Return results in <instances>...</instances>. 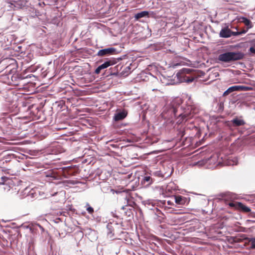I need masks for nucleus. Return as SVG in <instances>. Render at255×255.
Listing matches in <instances>:
<instances>
[{
  "instance_id": "f257e3e1",
  "label": "nucleus",
  "mask_w": 255,
  "mask_h": 255,
  "mask_svg": "<svg viewBox=\"0 0 255 255\" xmlns=\"http://www.w3.org/2000/svg\"><path fill=\"white\" fill-rule=\"evenodd\" d=\"M181 100L176 98L173 100L170 103L166 104L163 108L161 116L164 119L170 120L178 116L182 120H179L178 123H182L184 120L189 116L186 112H182V107L180 106Z\"/></svg>"
},
{
  "instance_id": "f03ea898",
  "label": "nucleus",
  "mask_w": 255,
  "mask_h": 255,
  "mask_svg": "<svg viewBox=\"0 0 255 255\" xmlns=\"http://www.w3.org/2000/svg\"><path fill=\"white\" fill-rule=\"evenodd\" d=\"M243 57V54L240 52H228L220 54L218 60L224 62H229L241 59Z\"/></svg>"
},
{
  "instance_id": "7ed1b4c3",
  "label": "nucleus",
  "mask_w": 255,
  "mask_h": 255,
  "mask_svg": "<svg viewBox=\"0 0 255 255\" xmlns=\"http://www.w3.org/2000/svg\"><path fill=\"white\" fill-rule=\"evenodd\" d=\"M191 71L192 70L189 68H183L176 74V76L179 80H180L181 82H192L193 80V79L189 78L188 77L185 75L186 74L190 73Z\"/></svg>"
},
{
  "instance_id": "20e7f679",
  "label": "nucleus",
  "mask_w": 255,
  "mask_h": 255,
  "mask_svg": "<svg viewBox=\"0 0 255 255\" xmlns=\"http://www.w3.org/2000/svg\"><path fill=\"white\" fill-rule=\"evenodd\" d=\"M248 89V87L240 86V85H236L230 87L223 94L224 96H227L229 94L234 92V91H247Z\"/></svg>"
},
{
  "instance_id": "39448f33",
  "label": "nucleus",
  "mask_w": 255,
  "mask_h": 255,
  "mask_svg": "<svg viewBox=\"0 0 255 255\" xmlns=\"http://www.w3.org/2000/svg\"><path fill=\"white\" fill-rule=\"evenodd\" d=\"M228 204L229 206L231 208L241 209L245 212H249L251 211V210L249 207L245 206L244 204L240 202H231L229 203Z\"/></svg>"
},
{
  "instance_id": "423d86ee",
  "label": "nucleus",
  "mask_w": 255,
  "mask_h": 255,
  "mask_svg": "<svg viewBox=\"0 0 255 255\" xmlns=\"http://www.w3.org/2000/svg\"><path fill=\"white\" fill-rule=\"evenodd\" d=\"M116 60L115 59H110L103 64L98 66L95 70L96 74H99L102 69H106L110 66L113 65L116 63Z\"/></svg>"
},
{
  "instance_id": "0eeeda50",
  "label": "nucleus",
  "mask_w": 255,
  "mask_h": 255,
  "mask_svg": "<svg viewBox=\"0 0 255 255\" xmlns=\"http://www.w3.org/2000/svg\"><path fill=\"white\" fill-rule=\"evenodd\" d=\"M127 112L125 110L117 111V113L115 114V116L114 117V120L115 121L122 120L127 117Z\"/></svg>"
},
{
  "instance_id": "6e6552de",
  "label": "nucleus",
  "mask_w": 255,
  "mask_h": 255,
  "mask_svg": "<svg viewBox=\"0 0 255 255\" xmlns=\"http://www.w3.org/2000/svg\"><path fill=\"white\" fill-rule=\"evenodd\" d=\"M115 51V49L114 48H109L99 50L97 55L100 56H103L112 53Z\"/></svg>"
},
{
  "instance_id": "1a4fd4ad",
  "label": "nucleus",
  "mask_w": 255,
  "mask_h": 255,
  "mask_svg": "<svg viewBox=\"0 0 255 255\" xmlns=\"http://www.w3.org/2000/svg\"><path fill=\"white\" fill-rule=\"evenodd\" d=\"M220 36L221 37L228 38L231 36V30L228 27L223 28L220 32Z\"/></svg>"
},
{
  "instance_id": "9d476101",
  "label": "nucleus",
  "mask_w": 255,
  "mask_h": 255,
  "mask_svg": "<svg viewBox=\"0 0 255 255\" xmlns=\"http://www.w3.org/2000/svg\"><path fill=\"white\" fill-rule=\"evenodd\" d=\"M175 203L178 205H184L186 202V198L180 195L174 196Z\"/></svg>"
},
{
  "instance_id": "9b49d317",
  "label": "nucleus",
  "mask_w": 255,
  "mask_h": 255,
  "mask_svg": "<svg viewBox=\"0 0 255 255\" xmlns=\"http://www.w3.org/2000/svg\"><path fill=\"white\" fill-rule=\"evenodd\" d=\"M148 12L147 11H142L140 12L137 13L135 15V18L136 19H139L140 18L145 17L148 16Z\"/></svg>"
},
{
  "instance_id": "f8f14e48",
  "label": "nucleus",
  "mask_w": 255,
  "mask_h": 255,
  "mask_svg": "<svg viewBox=\"0 0 255 255\" xmlns=\"http://www.w3.org/2000/svg\"><path fill=\"white\" fill-rule=\"evenodd\" d=\"M232 122L233 124L236 126L244 125L245 124V122L243 120L238 119H234L232 120Z\"/></svg>"
},
{
  "instance_id": "ddd939ff",
  "label": "nucleus",
  "mask_w": 255,
  "mask_h": 255,
  "mask_svg": "<svg viewBox=\"0 0 255 255\" xmlns=\"http://www.w3.org/2000/svg\"><path fill=\"white\" fill-rule=\"evenodd\" d=\"M242 21L243 22H244L245 23V24L246 26H247L249 28H251L253 26H252V22L249 19H247L246 17H242Z\"/></svg>"
},
{
  "instance_id": "4468645a",
  "label": "nucleus",
  "mask_w": 255,
  "mask_h": 255,
  "mask_svg": "<svg viewBox=\"0 0 255 255\" xmlns=\"http://www.w3.org/2000/svg\"><path fill=\"white\" fill-rule=\"evenodd\" d=\"M86 210L89 214H92L93 213L94 209L90 206V205L88 203H87L86 204Z\"/></svg>"
},
{
  "instance_id": "2eb2a0df",
  "label": "nucleus",
  "mask_w": 255,
  "mask_h": 255,
  "mask_svg": "<svg viewBox=\"0 0 255 255\" xmlns=\"http://www.w3.org/2000/svg\"><path fill=\"white\" fill-rule=\"evenodd\" d=\"M143 182L145 183V182L148 183V184H150L152 182V179L151 177L149 176H146L144 177Z\"/></svg>"
},
{
  "instance_id": "dca6fc26",
  "label": "nucleus",
  "mask_w": 255,
  "mask_h": 255,
  "mask_svg": "<svg viewBox=\"0 0 255 255\" xmlns=\"http://www.w3.org/2000/svg\"><path fill=\"white\" fill-rule=\"evenodd\" d=\"M251 247L252 249H255V238H252L249 241Z\"/></svg>"
},
{
  "instance_id": "f3484780",
  "label": "nucleus",
  "mask_w": 255,
  "mask_h": 255,
  "mask_svg": "<svg viewBox=\"0 0 255 255\" xmlns=\"http://www.w3.org/2000/svg\"><path fill=\"white\" fill-rule=\"evenodd\" d=\"M8 180V178L6 177L2 176L1 177L0 184H4V183Z\"/></svg>"
},
{
  "instance_id": "a211bd4d",
  "label": "nucleus",
  "mask_w": 255,
  "mask_h": 255,
  "mask_svg": "<svg viewBox=\"0 0 255 255\" xmlns=\"http://www.w3.org/2000/svg\"><path fill=\"white\" fill-rule=\"evenodd\" d=\"M3 185V187H2V189L4 190V191H8L10 190V186L7 184H2Z\"/></svg>"
},
{
  "instance_id": "6ab92c4d",
  "label": "nucleus",
  "mask_w": 255,
  "mask_h": 255,
  "mask_svg": "<svg viewBox=\"0 0 255 255\" xmlns=\"http://www.w3.org/2000/svg\"><path fill=\"white\" fill-rule=\"evenodd\" d=\"M241 34V32H233L231 31V36H238Z\"/></svg>"
},
{
  "instance_id": "aec40b11",
  "label": "nucleus",
  "mask_w": 255,
  "mask_h": 255,
  "mask_svg": "<svg viewBox=\"0 0 255 255\" xmlns=\"http://www.w3.org/2000/svg\"><path fill=\"white\" fill-rule=\"evenodd\" d=\"M237 162H238L237 159L236 158H234V160H233V163H230L229 164L230 165L232 164V165H236L237 164Z\"/></svg>"
},
{
  "instance_id": "412c9836",
  "label": "nucleus",
  "mask_w": 255,
  "mask_h": 255,
  "mask_svg": "<svg viewBox=\"0 0 255 255\" xmlns=\"http://www.w3.org/2000/svg\"><path fill=\"white\" fill-rule=\"evenodd\" d=\"M250 51L252 53L255 54V47H251L250 48Z\"/></svg>"
},
{
  "instance_id": "4be33fe9",
  "label": "nucleus",
  "mask_w": 255,
  "mask_h": 255,
  "mask_svg": "<svg viewBox=\"0 0 255 255\" xmlns=\"http://www.w3.org/2000/svg\"><path fill=\"white\" fill-rule=\"evenodd\" d=\"M179 65H180L179 63L173 64L170 67H172L173 68H175Z\"/></svg>"
},
{
  "instance_id": "5701e85b",
  "label": "nucleus",
  "mask_w": 255,
  "mask_h": 255,
  "mask_svg": "<svg viewBox=\"0 0 255 255\" xmlns=\"http://www.w3.org/2000/svg\"><path fill=\"white\" fill-rule=\"evenodd\" d=\"M167 203L168 205H171L173 204V203L171 201H167Z\"/></svg>"
},
{
  "instance_id": "b1692460",
  "label": "nucleus",
  "mask_w": 255,
  "mask_h": 255,
  "mask_svg": "<svg viewBox=\"0 0 255 255\" xmlns=\"http://www.w3.org/2000/svg\"><path fill=\"white\" fill-rule=\"evenodd\" d=\"M241 32V34H242V33H245L246 32V31H243Z\"/></svg>"
}]
</instances>
